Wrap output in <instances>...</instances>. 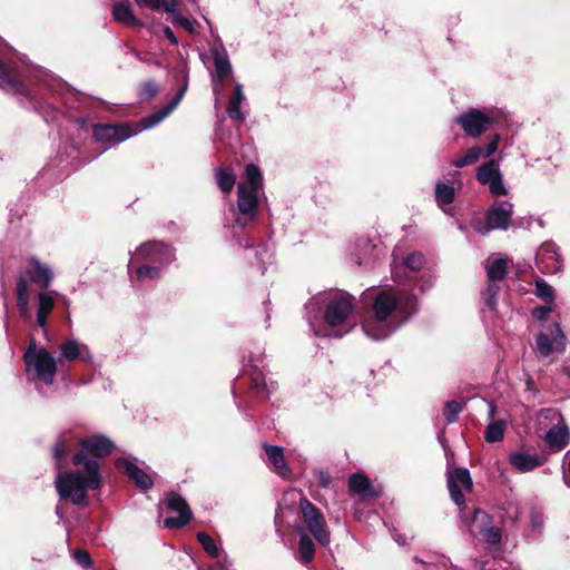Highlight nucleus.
Masks as SVG:
<instances>
[{
	"label": "nucleus",
	"mask_w": 570,
	"mask_h": 570,
	"mask_svg": "<svg viewBox=\"0 0 570 570\" xmlns=\"http://www.w3.org/2000/svg\"><path fill=\"white\" fill-rule=\"evenodd\" d=\"M78 443L80 450L72 456V463L78 469L59 472L55 485L60 500L85 508L88 505L87 492L101 487L98 460L108 456L115 449V443L104 434L86 436Z\"/></svg>",
	"instance_id": "obj_1"
},
{
	"label": "nucleus",
	"mask_w": 570,
	"mask_h": 570,
	"mask_svg": "<svg viewBox=\"0 0 570 570\" xmlns=\"http://www.w3.org/2000/svg\"><path fill=\"white\" fill-rule=\"evenodd\" d=\"M417 299L407 291H381L376 294L372 316L362 323L365 335L385 340L417 312Z\"/></svg>",
	"instance_id": "obj_2"
},
{
	"label": "nucleus",
	"mask_w": 570,
	"mask_h": 570,
	"mask_svg": "<svg viewBox=\"0 0 570 570\" xmlns=\"http://www.w3.org/2000/svg\"><path fill=\"white\" fill-rule=\"evenodd\" d=\"M318 301L326 303L324 312L326 327L316 330L313 322L308 318L314 334L316 336L341 338L350 333L355 325V322L352 320V296L346 292H330L309 301L306 304V309L316 308Z\"/></svg>",
	"instance_id": "obj_3"
},
{
	"label": "nucleus",
	"mask_w": 570,
	"mask_h": 570,
	"mask_svg": "<svg viewBox=\"0 0 570 570\" xmlns=\"http://www.w3.org/2000/svg\"><path fill=\"white\" fill-rule=\"evenodd\" d=\"M246 180L237 185V203L234 208L235 219L233 229H245L256 222L258 217L259 194L263 190V176L254 164L245 167Z\"/></svg>",
	"instance_id": "obj_4"
},
{
	"label": "nucleus",
	"mask_w": 570,
	"mask_h": 570,
	"mask_svg": "<svg viewBox=\"0 0 570 570\" xmlns=\"http://www.w3.org/2000/svg\"><path fill=\"white\" fill-rule=\"evenodd\" d=\"M23 358L26 373L30 381H40L47 385L53 383L57 361L46 348H37L35 343H31Z\"/></svg>",
	"instance_id": "obj_5"
},
{
	"label": "nucleus",
	"mask_w": 570,
	"mask_h": 570,
	"mask_svg": "<svg viewBox=\"0 0 570 570\" xmlns=\"http://www.w3.org/2000/svg\"><path fill=\"white\" fill-rule=\"evenodd\" d=\"M504 118L503 112L497 108H470L455 118L464 134L470 138L481 137L490 126L499 124Z\"/></svg>",
	"instance_id": "obj_6"
},
{
	"label": "nucleus",
	"mask_w": 570,
	"mask_h": 570,
	"mask_svg": "<svg viewBox=\"0 0 570 570\" xmlns=\"http://www.w3.org/2000/svg\"><path fill=\"white\" fill-rule=\"evenodd\" d=\"M174 261L175 250L170 245L160 242H147L141 244L131 255L128 263V273L131 274L134 267L140 262L167 267Z\"/></svg>",
	"instance_id": "obj_7"
},
{
	"label": "nucleus",
	"mask_w": 570,
	"mask_h": 570,
	"mask_svg": "<svg viewBox=\"0 0 570 570\" xmlns=\"http://www.w3.org/2000/svg\"><path fill=\"white\" fill-rule=\"evenodd\" d=\"M546 420L551 421L552 426L546 431L543 441L552 452H559L570 443L569 429L563 423L561 413L556 409H542L540 411V425H542Z\"/></svg>",
	"instance_id": "obj_8"
},
{
	"label": "nucleus",
	"mask_w": 570,
	"mask_h": 570,
	"mask_svg": "<svg viewBox=\"0 0 570 570\" xmlns=\"http://www.w3.org/2000/svg\"><path fill=\"white\" fill-rule=\"evenodd\" d=\"M0 89L7 94L19 95L24 97L28 100L26 104L23 100H20V105L23 108H31L36 111L41 110V105L36 98V96L31 92V90L27 87L24 81L19 78V72L13 68L6 65L0 60Z\"/></svg>",
	"instance_id": "obj_9"
},
{
	"label": "nucleus",
	"mask_w": 570,
	"mask_h": 570,
	"mask_svg": "<svg viewBox=\"0 0 570 570\" xmlns=\"http://www.w3.org/2000/svg\"><path fill=\"white\" fill-rule=\"evenodd\" d=\"M512 214V203H498L488 209L483 219H475L473 222V227L481 235H487L494 229L507 230L509 228Z\"/></svg>",
	"instance_id": "obj_10"
},
{
	"label": "nucleus",
	"mask_w": 570,
	"mask_h": 570,
	"mask_svg": "<svg viewBox=\"0 0 570 570\" xmlns=\"http://www.w3.org/2000/svg\"><path fill=\"white\" fill-rule=\"evenodd\" d=\"M299 508L308 531L320 544L327 546L330 543V531L322 512L306 498L299 500Z\"/></svg>",
	"instance_id": "obj_11"
},
{
	"label": "nucleus",
	"mask_w": 570,
	"mask_h": 570,
	"mask_svg": "<svg viewBox=\"0 0 570 570\" xmlns=\"http://www.w3.org/2000/svg\"><path fill=\"white\" fill-rule=\"evenodd\" d=\"M475 178L481 185L488 186L491 195L494 197L505 196L508 194L499 161L494 159H490L480 165L476 168Z\"/></svg>",
	"instance_id": "obj_12"
},
{
	"label": "nucleus",
	"mask_w": 570,
	"mask_h": 570,
	"mask_svg": "<svg viewBox=\"0 0 570 570\" xmlns=\"http://www.w3.org/2000/svg\"><path fill=\"white\" fill-rule=\"evenodd\" d=\"M537 352L541 357L552 353H563L567 348V337L558 322L549 327V333L540 332L535 336Z\"/></svg>",
	"instance_id": "obj_13"
},
{
	"label": "nucleus",
	"mask_w": 570,
	"mask_h": 570,
	"mask_svg": "<svg viewBox=\"0 0 570 570\" xmlns=\"http://www.w3.org/2000/svg\"><path fill=\"white\" fill-rule=\"evenodd\" d=\"M137 134L127 125H95L92 128V137L105 148H110Z\"/></svg>",
	"instance_id": "obj_14"
},
{
	"label": "nucleus",
	"mask_w": 570,
	"mask_h": 570,
	"mask_svg": "<svg viewBox=\"0 0 570 570\" xmlns=\"http://www.w3.org/2000/svg\"><path fill=\"white\" fill-rule=\"evenodd\" d=\"M472 522L489 547H498L501 543L502 531L499 527L492 525V518L489 513L480 508L473 509Z\"/></svg>",
	"instance_id": "obj_15"
},
{
	"label": "nucleus",
	"mask_w": 570,
	"mask_h": 570,
	"mask_svg": "<svg viewBox=\"0 0 570 570\" xmlns=\"http://www.w3.org/2000/svg\"><path fill=\"white\" fill-rule=\"evenodd\" d=\"M459 485L469 492L473 488L471 474L466 468H456L452 473H448V489L451 499L459 508H464L465 499Z\"/></svg>",
	"instance_id": "obj_16"
},
{
	"label": "nucleus",
	"mask_w": 570,
	"mask_h": 570,
	"mask_svg": "<svg viewBox=\"0 0 570 570\" xmlns=\"http://www.w3.org/2000/svg\"><path fill=\"white\" fill-rule=\"evenodd\" d=\"M535 263L543 274H556L562 268L561 256L552 242L543 243L535 254Z\"/></svg>",
	"instance_id": "obj_17"
},
{
	"label": "nucleus",
	"mask_w": 570,
	"mask_h": 570,
	"mask_svg": "<svg viewBox=\"0 0 570 570\" xmlns=\"http://www.w3.org/2000/svg\"><path fill=\"white\" fill-rule=\"evenodd\" d=\"M171 511L178 513L177 517H169L164 520V528L179 529L185 527L191 519V512L187 502L177 494H170L167 502Z\"/></svg>",
	"instance_id": "obj_18"
},
{
	"label": "nucleus",
	"mask_w": 570,
	"mask_h": 570,
	"mask_svg": "<svg viewBox=\"0 0 570 570\" xmlns=\"http://www.w3.org/2000/svg\"><path fill=\"white\" fill-rule=\"evenodd\" d=\"M116 468L125 473L135 484L142 491H148L153 488L154 482L151 476L138 468L134 462L126 458H118L115 461Z\"/></svg>",
	"instance_id": "obj_19"
},
{
	"label": "nucleus",
	"mask_w": 570,
	"mask_h": 570,
	"mask_svg": "<svg viewBox=\"0 0 570 570\" xmlns=\"http://www.w3.org/2000/svg\"><path fill=\"white\" fill-rule=\"evenodd\" d=\"M56 291H41L35 297L36 303V324L38 327L46 330L50 313L55 308Z\"/></svg>",
	"instance_id": "obj_20"
},
{
	"label": "nucleus",
	"mask_w": 570,
	"mask_h": 570,
	"mask_svg": "<svg viewBox=\"0 0 570 570\" xmlns=\"http://www.w3.org/2000/svg\"><path fill=\"white\" fill-rule=\"evenodd\" d=\"M26 273L30 277V281L42 289H47L55 278L52 269L35 256L28 259Z\"/></svg>",
	"instance_id": "obj_21"
},
{
	"label": "nucleus",
	"mask_w": 570,
	"mask_h": 570,
	"mask_svg": "<svg viewBox=\"0 0 570 570\" xmlns=\"http://www.w3.org/2000/svg\"><path fill=\"white\" fill-rule=\"evenodd\" d=\"M60 352V361H75L80 360L85 363H90L92 361V354L89 350V347L77 341L76 338H67L63 343L59 346Z\"/></svg>",
	"instance_id": "obj_22"
},
{
	"label": "nucleus",
	"mask_w": 570,
	"mask_h": 570,
	"mask_svg": "<svg viewBox=\"0 0 570 570\" xmlns=\"http://www.w3.org/2000/svg\"><path fill=\"white\" fill-rule=\"evenodd\" d=\"M547 461L544 454H530L523 451H517L510 454V464L521 473L533 471L534 469L542 466Z\"/></svg>",
	"instance_id": "obj_23"
},
{
	"label": "nucleus",
	"mask_w": 570,
	"mask_h": 570,
	"mask_svg": "<svg viewBox=\"0 0 570 570\" xmlns=\"http://www.w3.org/2000/svg\"><path fill=\"white\" fill-rule=\"evenodd\" d=\"M210 52L215 65L214 92L218 94L224 80L232 75V65L225 49L212 48Z\"/></svg>",
	"instance_id": "obj_24"
},
{
	"label": "nucleus",
	"mask_w": 570,
	"mask_h": 570,
	"mask_svg": "<svg viewBox=\"0 0 570 570\" xmlns=\"http://www.w3.org/2000/svg\"><path fill=\"white\" fill-rule=\"evenodd\" d=\"M16 297L20 317L24 322H30L32 318V313L30 308V286L29 281L23 275H20L17 279Z\"/></svg>",
	"instance_id": "obj_25"
},
{
	"label": "nucleus",
	"mask_w": 570,
	"mask_h": 570,
	"mask_svg": "<svg viewBox=\"0 0 570 570\" xmlns=\"http://www.w3.org/2000/svg\"><path fill=\"white\" fill-rule=\"evenodd\" d=\"M263 449L273 471L283 479L289 478L291 470L285 461L283 448L264 443Z\"/></svg>",
	"instance_id": "obj_26"
},
{
	"label": "nucleus",
	"mask_w": 570,
	"mask_h": 570,
	"mask_svg": "<svg viewBox=\"0 0 570 570\" xmlns=\"http://www.w3.org/2000/svg\"><path fill=\"white\" fill-rule=\"evenodd\" d=\"M252 390L257 397L267 399L276 389L273 381L267 382L264 373L256 365H250L249 370Z\"/></svg>",
	"instance_id": "obj_27"
},
{
	"label": "nucleus",
	"mask_w": 570,
	"mask_h": 570,
	"mask_svg": "<svg viewBox=\"0 0 570 570\" xmlns=\"http://www.w3.org/2000/svg\"><path fill=\"white\" fill-rule=\"evenodd\" d=\"M112 17L117 22L128 27L144 26L142 21L135 17L128 0H121L114 4Z\"/></svg>",
	"instance_id": "obj_28"
},
{
	"label": "nucleus",
	"mask_w": 570,
	"mask_h": 570,
	"mask_svg": "<svg viewBox=\"0 0 570 570\" xmlns=\"http://www.w3.org/2000/svg\"><path fill=\"white\" fill-rule=\"evenodd\" d=\"M245 100V95L243 92V86L240 83H236L234 87V92L227 105V114L228 117L236 121H244L246 115L240 110V105Z\"/></svg>",
	"instance_id": "obj_29"
},
{
	"label": "nucleus",
	"mask_w": 570,
	"mask_h": 570,
	"mask_svg": "<svg viewBox=\"0 0 570 570\" xmlns=\"http://www.w3.org/2000/svg\"><path fill=\"white\" fill-rule=\"evenodd\" d=\"M165 267L166 266L153 265L145 262H140L134 267L136 268V271L135 277L131 276V281L134 282V279H136L138 282H145L159 279Z\"/></svg>",
	"instance_id": "obj_30"
},
{
	"label": "nucleus",
	"mask_w": 570,
	"mask_h": 570,
	"mask_svg": "<svg viewBox=\"0 0 570 570\" xmlns=\"http://www.w3.org/2000/svg\"><path fill=\"white\" fill-rule=\"evenodd\" d=\"M348 488L352 492L361 494L362 497H375L376 493L372 490L370 480L358 473L352 474L348 479Z\"/></svg>",
	"instance_id": "obj_31"
},
{
	"label": "nucleus",
	"mask_w": 570,
	"mask_h": 570,
	"mask_svg": "<svg viewBox=\"0 0 570 570\" xmlns=\"http://www.w3.org/2000/svg\"><path fill=\"white\" fill-rule=\"evenodd\" d=\"M299 542H298V556L302 563H309L315 554V544L313 540L304 532L303 529H298Z\"/></svg>",
	"instance_id": "obj_32"
},
{
	"label": "nucleus",
	"mask_w": 570,
	"mask_h": 570,
	"mask_svg": "<svg viewBox=\"0 0 570 570\" xmlns=\"http://www.w3.org/2000/svg\"><path fill=\"white\" fill-rule=\"evenodd\" d=\"M174 110L168 106H164L160 109L147 115L141 118L138 122L140 130L150 129L160 124L166 117H168Z\"/></svg>",
	"instance_id": "obj_33"
},
{
	"label": "nucleus",
	"mask_w": 570,
	"mask_h": 570,
	"mask_svg": "<svg viewBox=\"0 0 570 570\" xmlns=\"http://www.w3.org/2000/svg\"><path fill=\"white\" fill-rule=\"evenodd\" d=\"M483 157V148L481 146H472L462 156L453 160L452 165L456 168H463L475 164Z\"/></svg>",
	"instance_id": "obj_34"
},
{
	"label": "nucleus",
	"mask_w": 570,
	"mask_h": 570,
	"mask_svg": "<svg viewBox=\"0 0 570 570\" xmlns=\"http://www.w3.org/2000/svg\"><path fill=\"white\" fill-rule=\"evenodd\" d=\"M507 261L504 258H494L488 261L487 275L490 282L502 281L507 275Z\"/></svg>",
	"instance_id": "obj_35"
},
{
	"label": "nucleus",
	"mask_w": 570,
	"mask_h": 570,
	"mask_svg": "<svg viewBox=\"0 0 570 570\" xmlns=\"http://www.w3.org/2000/svg\"><path fill=\"white\" fill-rule=\"evenodd\" d=\"M435 202L439 206L450 205L455 197V189L452 185L438 183L434 189Z\"/></svg>",
	"instance_id": "obj_36"
},
{
	"label": "nucleus",
	"mask_w": 570,
	"mask_h": 570,
	"mask_svg": "<svg viewBox=\"0 0 570 570\" xmlns=\"http://www.w3.org/2000/svg\"><path fill=\"white\" fill-rule=\"evenodd\" d=\"M139 7H146L154 11L164 10L167 13H175L176 0H135Z\"/></svg>",
	"instance_id": "obj_37"
},
{
	"label": "nucleus",
	"mask_w": 570,
	"mask_h": 570,
	"mask_svg": "<svg viewBox=\"0 0 570 570\" xmlns=\"http://www.w3.org/2000/svg\"><path fill=\"white\" fill-rule=\"evenodd\" d=\"M505 422L502 420L493 421L488 424L484 431V439L488 443H495L503 439Z\"/></svg>",
	"instance_id": "obj_38"
},
{
	"label": "nucleus",
	"mask_w": 570,
	"mask_h": 570,
	"mask_svg": "<svg viewBox=\"0 0 570 570\" xmlns=\"http://www.w3.org/2000/svg\"><path fill=\"white\" fill-rule=\"evenodd\" d=\"M215 178L219 189L225 194L232 191L236 183L235 175L232 171L225 170L224 168L216 169Z\"/></svg>",
	"instance_id": "obj_39"
},
{
	"label": "nucleus",
	"mask_w": 570,
	"mask_h": 570,
	"mask_svg": "<svg viewBox=\"0 0 570 570\" xmlns=\"http://www.w3.org/2000/svg\"><path fill=\"white\" fill-rule=\"evenodd\" d=\"M535 296L544 301L547 304L554 302V288L548 284L543 278L535 279Z\"/></svg>",
	"instance_id": "obj_40"
},
{
	"label": "nucleus",
	"mask_w": 570,
	"mask_h": 570,
	"mask_svg": "<svg viewBox=\"0 0 570 570\" xmlns=\"http://www.w3.org/2000/svg\"><path fill=\"white\" fill-rule=\"evenodd\" d=\"M71 448H72L71 439L66 438V436H60L57 440V442L52 449V454H53V459L58 466L60 465L61 460L67 456V454L69 453Z\"/></svg>",
	"instance_id": "obj_41"
},
{
	"label": "nucleus",
	"mask_w": 570,
	"mask_h": 570,
	"mask_svg": "<svg viewBox=\"0 0 570 570\" xmlns=\"http://www.w3.org/2000/svg\"><path fill=\"white\" fill-rule=\"evenodd\" d=\"M500 292V286L497 282H490L482 293L484 304L489 307V309L494 311L498 306V295Z\"/></svg>",
	"instance_id": "obj_42"
},
{
	"label": "nucleus",
	"mask_w": 570,
	"mask_h": 570,
	"mask_svg": "<svg viewBox=\"0 0 570 570\" xmlns=\"http://www.w3.org/2000/svg\"><path fill=\"white\" fill-rule=\"evenodd\" d=\"M425 258L422 253L413 252L402 259V265L410 272H419L424 266Z\"/></svg>",
	"instance_id": "obj_43"
},
{
	"label": "nucleus",
	"mask_w": 570,
	"mask_h": 570,
	"mask_svg": "<svg viewBox=\"0 0 570 570\" xmlns=\"http://www.w3.org/2000/svg\"><path fill=\"white\" fill-rule=\"evenodd\" d=\"M158 85L154 80H148L140 85L138 97L140 101H149L158 94Z\"/></svg>",
	"instance_id": "obj_44"
},
{
	"label": "nucleus",
	"mask_w": 570,
	"mask_h": 570,
	"mask_svg": "<svg viewBox=\"0 0 570 570\" xmlns=\"http://www.w3.org/2000/svg\"><path fill=\"white\" fill-rule=\"evenodd\" d=\"M197 539L199 541V543L202 544V547L204 548V550L213 558H218L219 557V550L214 541V539L207 534L206 532H199L197 534Z\"/></svg>",
	"instance_id": "obj_45"
},
{
	"label": "nucleus",
	"mask_w": 570,
	"mask_h": 570,
	"mask_svg": "<svg viewBox=\"0 0 570 570\" xmlns=\"http://www.w3.org/2000/svg\"><path fill=\"white\" fill-rule=\"evenodd\" d=\"M463 406L460 402L449 401L445 403L443 409V415L448 423H454L458 420L460 412Z\"/></svg>",
	"instance_id": "obj_46"
},
{
	"label": "nucleus",
	"mask_w": 570,
	"mask_h": 570,
	"mask_svg": "<svg viewBox=\"0 0 570 570\" xmlns=\"http://www.w3.org/2000/svg\"><path fill=\"white\" fill-rule=\"evenodd\" d=\"M255 256L262 265V273L264 274L266 271V264L272 262L273 255L266 245L261 244L255 248Z\"/></svg>",
	"instance_id": "obj_47"
},
{
	"label": "nucleus",
	"mask_w": 570,
	"mask_h": 570,
	"mask_svg": "<svg viewBox=\"0 0 570 570\" xmlns=\"http://www.w3.org/2000/svg\"><path fill=\"white\" fill-rule=\"evenodd\" d=\"M73 560L85 569H89L92 566V560L88 551L86 550H75L72 553Z\"/></svg>",
	"instance_id": "obj_48"
},
{
	"label": "nucleus",
	"mask_w": 570,
	"mask_h": 570,
	"mask_svg": "<svg viewBox=\"0 0 570 570\" xmlns=\"http://www.w3.org/2000/svg\"><path fill=\"white\" fill-rule=\"evenodd\" d=\"M500 142V134H494L493 136H491L488 144L485 145V148L483 149V156L487 158L493 156L497 153Z\"/></svg>",
	"instance_id": "obj_49"
},
{
	"label": "nucleus",
	"mask_w": 570,
	"mask_h": 570,
	"mask_svg": "<svg viewBox=\"0 0 570 570\" xmlns=\"http://www.w3.org/2000/svg\"><path fill=\"white\" fill-rule=\"evenodd\" d=\"M552 311L551 304L537 306L532 309V316L538 320L540 323H544L548 318V315Z\"/></svg>",
	"instance_id": "obj_50"
},
{
	"label": "nucleus",
	"mask_w": 570,
	"mask_h": 570,
	"mask_svg": "<svg viewBox=\"0 0 570 570\" xmlns=\"http://www.w3.org/2000/svg\"><path fill=\"white\" fill-rule=\"evenodd\" d=\"M171 14H173V23L174 24H178L188 31H193L194 26H193V22L188 18L181 16L180 12H178L176 9H175V13H171Z\"/></svg>",
	"instance_id": "obj_51"
},
{
	"label": "nucleus",
	"mask_w": 570,
	"mask_h": 570,
	"mask_svg": "<svg viewBox=\"0 0 570 570\" xmlns=\"http://www.w3.org/2000/svg\"><path fill=\"white\" fill-rule=\"evenodd\" d=\"M459 511H460V519H461L462 524L472 534V537H475V533H473V530H472L473 525L475 527V524L472 522V518H470L465 513V507L459 508Z\"/></svg>",
	"instance_id": "obj_52"
},
{
	"label": "nucleus",
	"mask_w": 570,
	"mask_h": 570,
	"mask_svg": "<svg viewBox=\"0 0 570 570\" xmlns=\"http://www.w3.org/2000/svg\"><path fill=\"white\" fill-rule=\"evenodd\" d=\"M563 481L570 488V450L563 456Z\"/></svg>",
	"instance_id": "obj_53"
},
{
	"label": "nucleus",
	"mask_w": 570,
	"mask_h": 570,
	"mask_svg": "<svg viewBox=\"0 0 570 570\" xmlns=\"http://www.w3.org/2000/svg\"><path fill=\"white\" fill-rule=\"evenodd\" d=\"M187 90V82H185L180 89L178 90V92L176 94V96L167 104L173 110L176 109V107L178 106V104L180 102V100L183 99L185 92Z\"/></svg>",
	"instance_id": "obj_54"
},
{
	"label": "nucleus",
	"mask_w": 570,
	"mask_h": 570,
	"mask_svg": "<svg viewBox=\"0 0 570 570\" xmlns=\"http://www.w3.org/2000/svg\"><path fill=\"white\" fill-rule=\"evenodd\" d=\"M187 90V82H185L180 89L178 90V92L176 94V96L167 104L173 110L176 109V107L178 106V104L180 102V100L183 99L185 92Z\"/></svg>",
	"instance_id": "obj_55"
},
{
	"label": "nucleus",
	"mask_w": 570,
	"mask_h": 570,
	"mask_svg": "<svg viewBox=\"0 0 570 570\" xmlns=\"http://www.w3.org/2000/svg\"><path fill=\"white\" fill-rule=\"evenodd\" d=\"M164 36L170 41L171 45H178V39L169 27L164 28Z\"/></svg>",
	"instance_id": "obj_56"
},
{
	"label": "nucleus",
	"mask_w": 570,
	"mask_h": 570,
	"mask_svg": "<svg viewBox=\"0 0 570 570\" xmlns=\"http://www.w3.org/2000/svg\"><path fill=\"white\" fill-rule=\"evenodd\" d=\"M413 560L416 562V563H420L424 567H426L425 570H438V567L431 562H426V561H423L422 559H420L419 557H414Z\"/></svg>",
	"instance_id": "obj_57"
},
{
	"label": "nucleus",
	"mask_w": 570,
	"mask_h": 570,
	"mask_svg": "<svg viewBox=\"0 0 570 570\" xmlns=\"http://www.w3.org/2000/svg\"><path fill=\"white\" fill-rule=\"evenodd\" d=\"M330 484V478L325 473L320 474V485L323 488H327Z\"/></svg>",
	"instance_id": "obj_58"
},
{
	"label": "nucleus",
	"mask_w": 570,
	"mask_h": 570,
	"mask_svg": "<svg viewBox=\"0 0 570 570\" xmlns=\"http://www.w3.org/2000/svg\"><path fill=\"white\" fill-rule=\"evenodd\" d=\"M531 520H532V524L533 527H539L542 524V519H541V515L537 514V513H532L531 515Z\"/></svg>",
	"instance_id": "obj_59"
},
{
	"label": "nucleus",
	"mask_w": 570,
	"mask_h": 570,
	"mask_svg": "<svg viewBox=\"0 0 570 570\" xmlns=\"http://www.w3.org/2000/svg\"><path fill=\"white\" fill-rule=\"evenodd\" d=\"M495 414V405L491 402L489 403V416L493 417Z\"/></svg>",
	"instance_id": "obj_60"
},
{
	"label": "nucleus",
	"mask_w": 570,
	"mask_h": 570,
	"mask_svg": "<svg viewBox=\"0 0 570 570\" xmlns=\"http://www.w3.org/2000/svg\"><path fill=\"white\" fill-rule=\"evenodd\" d=\"M212 570H227V569H226L225 564L218 563V564L212 567Z\"/></svg>",
	"instance_id": "obj_61"
},
{
	"label": "nucleus",
	"mask_w": 570,
	"mask_h": 570,
	"mask_svg": "<svg viewBox=\"0 0 570 570\" xmlns=\"http://www.w3.org/2000/svg\"><path fill=\"white\" fill-rule=\"evenodd\" d=\"M397 266H396V262L395 259L393 261V264H392V273L394 276H397Z\"/></svg>",
	"instance_id": "obj_62"
},
{
	"label": "nucleus",
	"mask_w": 570,
	"mask_h": 570,
	"mask_svg": "<svg viewBox=\"0 0 570 570\" xmlns=\"http://www.w3.org/2000/svg\"><path fill=\"white\" fill-rule=\"evenodd\" d=\"M56 514H57L60 519H62V518H63V512L61 511L60 507H57V508H56Z\"/></svg>",
	"instance_id": "obj_63"
},
{
	"label": "nucleus",
	"mask_w": 570,
	"mask_h": 570,
	"mask_svg": "<svg viewBox=\"0 0 570 570\" xmlns=\"http://www.w3.org/2000/svg\"><path fill=\"white\" fill-rule=\"evenodd\" d=\"M395 540H396V542H397L399 544H403V543H404V541H403L402 539H400V538H396Z\"/></svg>",
	"instance_id": "obj_64"
}]
</instances>
